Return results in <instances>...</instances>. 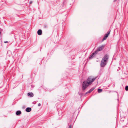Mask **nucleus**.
I'll use <instances>...</instances> for the list:
<instances>
[{"mask_svg": "<svg viewBox=\"0 0 128 128\" xmlns=\"http://www.w3.org/2000/svg\"><path fill=\"white\" fill-rule=\"evenodd\" d=\"M108 57V55L106 54L102 58L100 63V66L102 67H104L106 64Z\"/></svg>", "mask_w": 128, "mask_h": 128, "instance_id": "nucleus-1", "label": "nucleus"}, {"mask_svg": "<svg viewBox=\"0 0 128 128\" xmlns=\"http://www.w3.org/2000/svg\"><path fill=\"white\" fill-rule=\"evenodd\" d=\"M96 78H94L92 76H90L87 80V82L89 84H90L96 79Z\"/></svg>", "mask_w": 128, "mask_h": 128, "instance_id": "nucleus-2", "label": "nucleus"}, {"mask_svg": "<svg viewBox=\"0 0 128 128\" xmlns=\"http://www.w3.org/2000/svg\"><path fill=\"white\" fill-rule=\"evenodd\" d=\"M89 84H88L87 82H86L85 81H84L82 84L83 90H84L86 88Z\"/></svg>", "mask_w": 128, "mask_h": 128, "instance_id": "nucleus-3", "label": "nucleus"}, {"mask_svg": "<svg viewBox=\"0 0 128 128\" xmlns=\"http://www.w3.org/2000/svg\"><path fill=\"white\" fill-rule=\"evenodd\" d=\"M110 30H109L108 32L107 33L105 34V36L102 39L103 41L105 40L108 37V35L110 34Z\"/></svg>", "mask_w": 128, "mask_h": 128, "instance_id": "nucleus-4", "label": "nucleus"}, {"mask_svg": "<svg viewBox=\"0 0 128 128\" xmlns=\"http://www.w3.org/2000/svg\"><path fill=\"white\" fill-rule=\"evenodd\" d=\"M104 45H102L101 46L99 47L97 49V51H100L102 50L103 49H104Z\"/></svg>", "mask_w": 128, "mask_h": 128, "instance_id": "nucleus-5", "label": "nucleus"}, {"mask_svg": "<svg viewBox=\"0 0 128 128\" xmlns=\"http://www.w3.org/2000/svg\"><path fill=\"white\" fill-rule=\"evenodd\" d=\"M28 95L30 96V97H32L34 96V95L33 94L32 92H29L28 94Z\"/></svg>", "mask_w": 128, "mask_h": 128, "instance_id": "nucleus-6", "label": "nucleus"}, {"mask_svg": "<svg viewBox=\"0 0 128 128\" xmlns=\"http://www.w3.org/2000/svg\"><path fill=\"white\" fill-rule=\"evenodd\" d=\"M31 110V108H27L26 109V111L28 112H30Z\"/></svg>", "mask_w": 128, "mask_h": 128, "instance_id": "nucleus-7", "label": "nucleus"}, {"mask_svg": "<svg viewBox=\"0 0 128 128\" xmlns=\"http://www.w3.org/2000/svg\"><path fill=\"white\" fill-rule=\"evenodd\" d=\"M37 33L39 35H41L42 34V31L41 30H39L38 31Z\"/></svg>", "mask_w": 128, "mask_h": 128, "instance_id": "nucleus-8", "label": "nucleus"}, {"mask_svg": "<svg viewBox=\"0 0 128 128\" xmlns=\"http://www.w3.org/2000/svg\"><path fill=\"white\" fill-rule=\"evenodd\" d=\"M21 113V112L20 110H18L16 112V114L17 115L20 114Z\"/></svg>", "mask_w": 128, "mask_h": 128, "instance_id": "nucleus-9", "label": "nucleus"}, {"mask_svg": "<svg viewBox=\"0 0 128 128\" xmlns=\"http://www.w3.org/2000/svg\"><path fill=\"white\" fill-rule=\"evenodd\" d=\"M94 89V88H91L89 91L88 92H87V93H90V92H92Z\"/></svg>", "mask_w": 128, "mask_h": 128, "instance_id": "nucleus-10", "label": "nucleus"}, {"mask_svg": "<svg viewBox=\"0 0 128 128\" xmlns=\"http://www.w3.org/2000/svg\"><path fill=\"white\" fill-rule=\"evenodd\" d=\"M94 54L95 53H92V54L90 56L89 58H93L94 56Z\"/></svg>", "mask_w": 128, "mask_h": 128, "instance_id": "nucleus-11", "label": "nucleus"}, {"mask_svg": "<svg viewBox=\"0 0 128 128\" xmlns=\"http://www.w3.org/2000/svg\"><path fill=\"white\" fill-rule=\"evenodd\" d=\"M102 91V89H98V92L100 93Z\"/></svg>", "mask_w": 128, "mask_h": 128, "instance_id": "nucleus-12", "label": "nucleus"}, {"mask_svg": "<svg viewBox=\"0 0 128 128\" xmlns=\"http://www.w3.org/2000/svg\"><path fill=\"white\" fill-rule=\"evenodd\" d=\"M126 90V91L128 90V86H127L125 88Z\"/></svg>", "mask_w": 128, "mask_h": 128, "instance_id": "nucleus-13", "label": "nucleus"}, {"mask_svg": "<svg viewBox=\"0 0 128 128\" xmlns=\"http://www.w3.org/2000/svg\"><path fill=\"white\" fill-rule=\"evenodd\" d=\"M44 28H46L48 27V26L47 25H45L44 26Z\"/></svg>", "mask_w": 128, "mask_h": 128, "instance_id": "nucleus-14", "label": "nucleus"}, {"mask_svg": "<svg viewBox=\"0 0 128 128\" xmlns=\"http://www.w3.org/2000/svg\"><path fill=\"white\" fill-rule=\"evenodd\" d=\"M68 128H72V125H70L69 126Z\"/></svg>", "mask_w": 128, "mask_h": 128, "instance_id": "nucleus-15", "label": "nucleus"}, {"mask_svg": "<svg viewBox=\"0 0 128 128\" xmlns=\"http://www.w3.org/2000/svg\"><path fill=\"white\" fill-rule=\"evenodd\" d=\"M68 128H72V125H70L69 126Z\"/></svg>", "mask_w": 128, "mask_h": 128, "instance_id": "nucleus-16", "label": "nucleus"}, {"mask_svg": "<svg viewBox=\"0 0 128 128\" xmlns=\"http://www.w3.org/2000/svg\"><path fill=\"white\" fill-rule=\"evenodd\" d=\"M40 105H41V104H40V103H39V104H38V106H40Z\"/></svg>", "mask_w": 128, "mask_h": 128, "instance_id": "nucleus-17", "label": "nucleus"}, {"mask_svg": "<svg viewBox=\"0 0 128 128\" xmlns=\"http://www.w3.org/2000/svg\"><path fill=\"white\" fill-rule=\"evenodd\" d=\"M8 42L7 41H5V42H4L5 43H7V42Z\"/></svg>", "mask_w": 128, "mask_h": 128, "instance_id": "nucleus-18", "label": "nucleus"}, {"mask_svg": "<svg viewBox=\"0 0 128 128\" xmlns=\"http://www.w3.org/2000/svg\"><path fill=\"white\" fill-rule=\"evenodd\" d=\"M32 3V2H30V4H31V3Z\"/></svg>", "mask_w": 128, "mask_h": 128, "instance_id": "nucleus-19", "label": "nucleus"}, {"mask_svg": "<svg viewBox=\"0 0 128 128\" xmlns=\"http://www.w3.org/2000/svg\"><path fill=\"white\" fill-rule=\"evenodd\" d=\"M116 0H114L115 1H116Z\"/></svg>", "mask_w": 128, "mask_h": 128, "instance_id": "nucleus-20", "label": "nucleus"}]
</instances>
